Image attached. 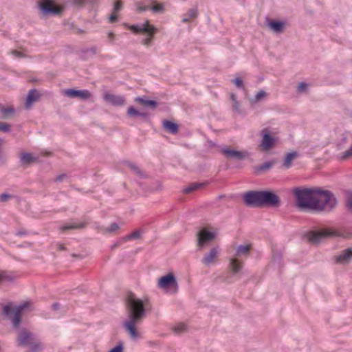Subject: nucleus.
Returning a JSON list of instances; mask_svg holds the SVG:
<instances>
[{
	"label": "nucleus",
	"instance_id": "nucleus-1",
	"mask_svg": "<svg viewBox=\"0 0 352 352\" xmlns=\"http://www.w3.org/2000/svg\"><path fill=\"white\" fill-rule=\"evenodd\" d=\"M148 301L138 298L132 293L127 296L126 309L127 319L123 322V327L129 334L132 340L140 338V334L136 329L146 317Z\"/></svg>",
	"mask_w": 352,
	"mask_h": 352
},
{
	"label": "nucleus",
	"instance_id": "nucleus-2",
	"mask_svg": "<svg viewBox=\"0 0 352 352\" xmlns=\"http://www.w3.org/2000/svg\"><path fill=\"white\" fill-rule=\"evenodd\" d=\"M336 204L337 200L331 192L318 188H309V210L330 211Z\"/></svg>",
	"mask_w": 352,
	"mask_h": 352
},
{
	"label": "nucleus",
	"instance_id": "nucleus-3",
	"mask_svg": "<svg viewBox=\"0 0 352 352\" xmlns=\"http://www.w3.org/2000/svg\"><path fill=\"white\" fill-rule=\"evenodd\" d=\"M16 343L18 346H30L32 352L41 351L43 348L38 337L25 328L20 329L18 332Z\"/></svg>",
	"mask_w": 352,
	"mask_h": 352
},
{
	"label": "nucleus",
	"instance_id": "nucleus-4",
	"mask_svg": "<svg viewBox=\"0 0 352 352\" xmlns=\"http://www.w3.org/2000/svg\"><path fill=\"white\" fill-rule=\"evenodd\" d=\"M29 306V302H23L12 307L11 303L3 306L1 314L11 321L14 329H19L22 320V312Z\"/></svg>",
	"mask_w": 352,
	"mask_h": 352
},
{
	"label": "nucleus",
	"instance_id": "nucleus-5",
	"mask_svg": "<svg viewBox=\"0 0 352 352\" xmlns=\"http://www.w3.org/2000/svg\"><path fill=\"white\" fill-rule=\"evenodd\" d=\"M58 1V0H41V1L37 3L38 8L41 14L45 16L59 15L61 14L62 10L54 6Z\"/></svg>",
	"mask_w": 352,
	"mask_h": 352
},
{
	"label": "nucleus",
	"instance_id": "nucleus-6",
	"mask_svg": "<svg viewBox=\"0 0 352 352\" xmlns=\"http://www.w3.org/2000/svg\"><path fill=\"white\" fill-rule=\"evenodd\" d=\"M262 208H278L280 206V199L278 195L271 190H261Z\"/></svg>",
	"mask_w": 352,
	"mask_h": 352
},
{
	"label": "nucleus",
	"instance_id": "nucleus-7",
	"mask_svg": "<svg viewBox=\"0 0 352 352\" xmlns=\"http://www.w3.org/2000/svg\"><path fill=\"white\" fill-rule=\"evenodd\" d=\"M244 204L250 207L262 208L261 190H251L243 196Z\"/></svg>",
	"mask_w": 352,
	"mask_h": 352
},
{
	"label": "nucleus",
	"instance_id": "nucleus-8",
	"mask_svg": "<svg viewBox=\"0 0 352 352\" xmlns=\"http://www.w3.org/2000/svg\"><path fill=\"white\" fill-rule=\"evenodd\" d=\"M221 153L230 160L242 161L250 155L246 151H236L228 146L222 148Z\"/></svg>",
	"mask_w": 352,
	"mask_h": 352
},
{
	"label": "nucleus",
	"instance_id": "nucleus-9",
	"mask_svg": "<svg viewBox=\"0 0 352 352\" xmlns=\"http://www.w3.org/2000/svg\"><path fill=\"white\" fill-rule=\"evenodd\" d=\"M262 140L260 144V148L262 151H269L276 143V139L270 133L267 128H265L261 131Z\"/></svg>",
	"mask_w": 352,
	"mask_h": 352
},
{
	"label": "nucleus",
	"instance_id": "nucleus-10",
	"mask_svg": "<svg viewBox=\"0 0 352 352\" xmlns=\"http://www.w3.org/2000/svg\"><path fill=\"white\" fill-rule=\"evenodd\" d=\"M294 194L296 199V205L300 208H308V188L294 189Z\"/></svg>",
	"mask_w": 352,
	"mask_h": 352
},
{
	"label": "nucleus",
	"instance_id": "nucleus-11",
	"mask_svg": "<svg viewBox=\"0 0 352 352\" xmlns=\"http://www.w3.org/2000/svg\"><path fill=\"white\" fill-rule=\"evenodd\" d=\"M215 234L212 232L203 229L197 233V245L198 249L201 250L206 245L213 241Z\"/></svg>",
	"mask_w": 352,
	"mask_h": 352
},
{
	"label": "nucleus",
	"instance_id": "nucleus-12",
	"mask_svg": "<svg viewBox=\"0 0 352 352\" xmlns=\"http://www.w3.org/2000/svg\"><path fill=\"white\" fill-rule=\"evenodd\" d=\"M129 30L135 34L145 33L151 36H153L157 32V29L153 25H150L148 21H146L145 23L141 25H132L129 26Z\"/></svg>",
	"mask_w": 352,
	"mask_h": 352
},
{
	"label": "nucleus",
	"instance_id": "nucleus-13",
	"mask_svg": "<svg viewBox=\"0 0 352 352\" xmlns=\"http://www.w3.org/2000/svg\"><path fill=\"white\" fill-rule=\"evenodd\" d=\"M335 232L330 230L323 229L318 231L309 230V242L314 243H320L322 239L334 236Z\"/></svg>",
	"mask_w": 352,
	"mask_h": 352
},
{
	"label": "nucleus",
	"instance_id": "nucleus-14",
	"mask_svg": "<svg viewBox=\"0 0 352 352\" xmlns=\"http://www.w3.org/2000/svg\"><path fill=\"white\" fill-rule=\"evenodd\" d=\"M157 286L162 289H167L177 286L175 276L173 274H168L158 280Z\"/></svg>",
	"mask_w": 352,
	"mask_h": 352
},
{
	"label": "nucleus",
	"instance_id": "nucleus-15",
	"mask_svg": "<svg viewBox=\"0 0 352 352\" xmlns=\"http://www.w3.org/2000/svg\"><path fill=\"white\" fill-rule=\"evenodd\" d=\"M66 96L69 98H80L82 100H87L91 96L90 91L87 89L77 90L74 89H68L64 91Z\"/></svg>",
	"mask_w": 352,
	"mask_h": 352
},
{
	"label": "nucleus",
	"instance_id": "nucleus-16",
	"mask_svg": "<svg viewBox=\"0 0 352 352\" xmlns=\"http://www.w3.org/2000/svg\"><path fill=\"white\" fill-rule=\"evenodd\" d=\"M103 98L106 102L113 106L121 107L125 104V98L123 96L106 93Z\"/></svg>",
	"mask_w": 352,
	"mask_h": 352
},
{
	"label": "nucleus",
	"instance_id": "nucleus-17",
	"mask_svg": "<svg viewBox=\"0 0 352 352\" xmlns=\"http://www.w3.org/2000/svg\"><path fill=\"white\" fill-rule=\"evenodd\" d=\"M219 248H212L210 252L205 254L203 257L201 262L206 266H209L212 263H214L219 256Z\"/></svg>",
	"mask_w": 352,
	"mask_h": 352
},
{
	"label": "nucleus",
	"instance_id": "nucleus-18",
	"mask_svg": "<svg viewBox=\"0 0 352 352\" xmlns=\"http://www.w3.org/2000/svg\"><path fill=\"white\" fill-rule=\"evenodd\" d=\"M127 116L129 118L140 117L142 119V121L144 122H148L150 121L149 114L147 112H141L137 110L133 106H130L128 107Z\"/></svg>",
	"mask_w": 352,
	"mask_h": 352
},
{
	"label": "nucleus",
	"instance_id": "nucleus-19",
	"mask_svg": "<svg viewBox=\"0 0 352 352\" xmlns=\"http://www.w3.org/2000/svg\"><path fill=\"white\" fill-rule=\"evenodd\" d=\"M41 98L40 93L36 89H30L28 94L25 106L30 108L34 102H38Z\"/></svg>",
	"mask_w": 352,
	"mask_h": 352
},
{
	"label": "nucleus",
	"instance_id": "nucleus-20",
	"mask_svg": "<svg viewBox=\"0 0 352 352\" xmlns=\"http://www.w3.org/2000/svg\"><path fill=\"white\" fill-rule=\"evenodd\" d=\"M352 259V249L343 250L337 257L336 261L340 263H347Z\"/></svg>",
	"mask_w": 352,
	"mask_h": 352
},
{
	"label": "nucleus",
	"instance_id": "nucleus-21",
	"mask_svg": "<svg viewBox=\"0 0 352 352\" xmlns=\"http://www.w3.org/2000/svg\"><path fill=\"white\" fill-rule=\"evenodd\" d=\"M135 102H137L144 107H150L152 109H155L157 104L155 100H148L146 96H138L134 99Z\"/></svg>",
	"mask_w": 352,
	"mask_h": 352
},
{
	"label": "nucleus",
	"instance_id": "nucleus-22",
	"mask_svg": "<svg viewBox=\"0 0 352 352\" xmlns=\"http://www.w3.org/2000/svg\"><path fill=\"white\" fill-rule=\"evenodd\" d=\"M163 127L164 129L171 134H177L178 133L179 126L177 124L168 120L163 121Z\"/></svg>",
	"mask_w": 352,
	"mask_h": 352
},
{
	"label": "nucleus",
	"instance_id": "nucleus-23",
	"mask_svg": "<svg viewBox=\"0 0 352 352\" xmlns=\"http://www.w3.org/2000/svg\"><path fill=\"white\" fill-rule=\"evenodd\" d=\"M268 25L274 32L280 33L284 29L285 23L280 21L271 20L269 21Z\"/></svg>",
	"mask_w": 352,
	"mask_h": 352
},
{
	"label": "nucleus",
	"instance_id": "nucleus-24",
	"mask_svg": "<svg viewBox=\"0 0 352 352\" xmlns=\"http://www.w3.org/2000/svg\"><path fill=\"white\" fill-rule=\"evenodd\" d=\"M36 161V158L34 157L30 153H22L20 156V162L23 166H28L32 162Z\"/></svg>",
	"mask_w": 352,
	"mask_h": 352
},
{
	"label": "nucleus",
	"instance_id": "nucleus-25",
	"mask_svg": "<svg viewBox=\"0 0 352 352\" xmlns=\"http://www.w3.org/2000/svg\"><path fill=\"white\" fill-rule=\"evenodd\" d=\"M140 236H141V231L139 230H136L134 232H133L132 233H131L130 234L122 238L118 242H117L116 243H115L113 245V248L118 246L120 245V243H124L128 240L139 239V238H140Z\"/></svg>",
	"mask_w": 352,
	"mask_h": 352
},
{
	"label": "nucleus",
	"instance_id": "nucleus-26",
	"mask_svg": "<svg viewBox=\"0 0 352 352\" xmlns=\"http://www.w3.org/2000/svg\"><path fill=\"white\" fill-rule=\"evenodd\" d=\"M126 166L139 177L145 178L146 177V174L142 171L139 166H138L135 164L133 162H127L126 163Z\"/></svg>",
	"mask_w": 352,
	"mask_h": 352
},
{
	"label": "nucleus",
	"instance_id": "nucleus-27",
	"mask_svg": "<svg viewBox=\"0 0 352 352\" xmlns=\"http://www.w3.org/2000/svg\"><path fill=\"white\" fill-rule=\"evenodd\" d=\"M86 226L85 223H77V222H71L68 223H65L60 228L62 231L72 230V229H81L84 228Z\"/></svg>",
	"mask_w": 352,
	"mask_h": 352
},
{
	"label": "nucleus",
	"instance_id": "nucleus-28",
	"mask_svg": "<svg viewBox=\"0 0 352 352\" xmlns=\"http://www.w3.org/2000/svg\"><path fill=\"white\" fill-rule=\"evenodd\" d=\"M15 110L13 107H3L0 109V118L8 119L14 114Z\"/></svg>",
	"mask_w": 352,
	"mask_h": 352
},
{
	"label": "nucleus",
	"instance_id": "nucleus-29",
	"mask_svg": "<svg viewBox=\"0 0 352 352\" xmlns=\"http://www.w3.org/2000/svg\"><path fill=\"white\" fill-rule=\"evenodd\" d=\"M204 185V183H192L189 184L187 187L184 188L182 190V192L185 194H189L200 189Z\"/></svg>",
	"mask_w": 352,
	"mask_h": 352
},
{
	"label": "nucleus",
	"instance_id": "nucleus-30",
	"mask_svg": "<svg viewBox=\"0 0 352 352\" xmlns=\"http://www.w3.org/2000/svg\"><path fill=\"white\" fill-rule=\"evenodd\" d=\"M230 268L232 274H237L242 268V263H240L236 258H232L230 261Z\"/></svg>",
	"mask_w": 352,
	"mask_h": 352
},
{
	"label": "nucleus",
	"instance_id": "nucleus-31",
	"mask_svg": "<svg viewBox=\"0 0 352 352\" xmlns=\"http://www.w3.org/2000/svg\"><path fill=\"white\" fill-rule=\"evenodd\" d=\"M297 155H298V153L296 152H292V153H287L284 158V162H283V166L286 168H290L292 166V160L295 157H296Z\"/></svg>",
	"mask_w": 352,
	"mask_h": 352
},
{
	"label": "nucleus",
	"instance_id": "nucleus-32",
	"mask_svg": "<svg viewBox=\"0 0 352 352\" xmlns=\"http://www.w3.org/2000/svg\"><path fill=\"white\" fill-rule=\"evenodd\" d=\"M251 249L250 245H240L238 246L236 251V256H248L250 253Z\"/></svg>",
	"mask_w": 352,
	"mask_h": 352
},
{
	"label": "nucleus",
	"instance_id": "nucleus-33",
	"mask_svg": "<svg viewBox=\"0 0 352 352\" xmlns=\"http://www.w3.org/2000/svg\"><path fill=\"white\" fill-rule=\"evenodd\" d=\"M274 165V162H266L258 166H256L255 167V172L256 173H260L261 172H264V171H266V170H270Z\"/></svg>",
	"mask_w": 352,
	"mask_h": 352
},
{
	"label": "nucleus",
	"instance_id": "nucleus-34",
	"mask_svg": "<svg viewBox=\"0 0 352 352\" xmlns=\"http://www.w3.org/2000/svg\"><path fill=\"white\" fill-rule=\"evenodd\" d=\"M346 207L352 212V192L349 191L346 193L345 197Z\"/></svg>",
	"mask_w": 352,
	"mask_h": 352
},
{
	"label": "nucleus",
	"instance_id": "nucleus-35",
	"mask_svg": "<svg viewBox=\"0 0 352 352\" xmlns=\"http://www.w3.org/2000/svg\"><path fill=\"white\" fill-rule=\"evenodd\" d=\"M352 157V145L351 147L341 154L340 159L346 160Z\"/></svg>",
	"mask_w": 352,
	"mask_h": 352
},
{
	"label": "nucleus",
	"instance_id": "nucleus-36",
	"mask_svg": "<svg viewBox=\"0 0 352 352\" xmlns=\"http://www.w3.org/2000/svg\"><path fill=\"white\" fill-rule=\"evenodd\" d=\"M186 16L190 19H195L198 16V10H197V8H192V9H190L187 14H186Z\"/></svg>",
	"mask_w": 352,
	"mask_h": 352
},
{
	"label": "nucleus",
	"instance_id": "nucleus-37",
	"mask_svg": "<svg viewBox=\"0 0 352 352\" xmlns=\"http://www.w3.org/2000/svg\"><path fill=\"white\" fill-rule=\"evenodd\" d=\"M266 96V93L263 90L259 91L257 94L255 96L254 98L252 99V102H256L261 100L263 98Z\"/></svg>",
	"mask_w": 352,
	"mask_h": 352
},
{
	"label": "nucleus",
	"instance_id": "nucleus-38",
	"mask_svg": "<svg viewBox=\"0 0 352 352\" xmlns=\"http://www.w3.org/2000/svg\"><path fill=\"white\" fill-rule=\"evenodd\" d=\"M71 3L76 6H82L86 3H91V0H69Z\"/></svg>",
	"mask_w": 352,
	"mask_h": 352
},
{
	"label": "nucleus",
	"instance_id": "nucleus-39",
	"mask_svg": "<svg viewBox=\"0 0 352 352\" xmlns=\"http://www.w3.org/2000/svg\"><path fill=\"white\" fill-rule=\"evenodd\" d=\"M232 82L234 83L238 88H244L243 81L240 78H236L232 80Z\"/></svg>",
	"mask_w": 352,
	"mask_h": 352
},
{
	"label": "nucleus",
	"instance_id": "nucleus-40",
	"mask_svg": "<svg viewBox=\"0 0 352 352\" xmlns=\"http://www.w3.org/2000/svg\"><path fill=\"white\" fill-rule=\"evenodd\" d=\"M240 107H241V104H240V102L238 100L233 102V104H232V109L233 111L236 112L238 113H241V110Z\"/></svg>",
	"mask_w": 352,
	"mask_h": 352
},
{
	"label": "nucleus",
	"instance_id": "nucleus-41",
	"mask_svg": "<svg viewBox=\"0 0 352 352\" xmlns=\"http://www.w3.org/2000/svg\"><path fill=\"white\" fill-rule=\"evenodd\" d=\"M0 131L9 132L10 131V125L8 123L0 122Z\"/></svg>",
	"mask_w": 352,
	"mask_h": 352
},
{
	"label": "nucleus",
	"instance_id": "nucleus-42",
	"mask_svg": "<svg viewBox=\"0 0 352 352\" xmlns=\"http://www.w3.org/2000/svg\"><path fill=\"white\" fill-rule=\"evenodd\" d=\"M12 278L8 276L6 272H2L0 273V283L4 280H12Z\"/></svg>",
	"mask_w": 352,
	"mask_h": 352
},
{
	"label": "nucleus",
	"instance_id": "nucleus-43",
	"mask_svg": "<svg viewBox=\"0 0 352 352\" xmlns=\"http://www.w3.org/2000/svg\"><path fill=\"white\" fill-rule=\"evenodd\" d=\"M122 8V3L121 1H117L114 3L113 12H118L121 10Z\"/></svg>",
	"mask_w": 352,
	"mask_h": 352
},
{
	"label": "nucleus",
	"instance_id": "nucleus-44",
	"mask_svg": "<svg viewBox=\"0 0 352 352\" xmlns=\"http://www.w3.org/2000/svg\"><path fill=\"white\" fill-rule=\"evenodd\" d=\"M308 87V84L306 82H302L299 84V85L297 87V91L298 92H302L305 91Z\"/></svg>",
	"mask_w": 352,
	"mask_h": 352
},
{
	"label": "nucleus",
	"instance_id": "nucleus-45",
	"mask_svg": "<svg viewBox=\"0 0 352 352\" xmlns=\"http://www.w3.org/2000/svg\"><path fill=\"white\" fill-rule=\"evenodd\" d=\"M119 226L116 223H112L110 226L107 229V230L109 232H116L119 229Z\"/></svg>",
	"mask_w": 352,
	"mask_h": 352
},
{
	"label": "nucleus",
	"instance_id": "nucleus-46",
	"mask_svg": "<svg viewBox=\"0 0 352 352\" xmlns=\"http://www.w3.org/2000/svg\"><path fill=\"white\" fill-rule=\"evenodd\" d=\"M150 10H151L154 12H160L164 10V7L162 5H157L150 7Z\"/></svg>",
	"mask_w": 352,
	"mask_h": 352
},
{
	"label": "nucleus",
	"instance_id": "nucleus-47",
	"mask_svg": "<svg viewBox=\"0 0 352 352\" xmlns=\"http://www.w3.org/2000/svg\"><path fill=\"white\" fill-rule=\"evenodd\" d=\"M186 329V325L184 324H179L176 326L174 329L176 333H182Z\"/></svg>",
	"mask_w": 352,
	"mask_h": 352
},
{
	"label": "nucleus",
	"instance_id": "nucleus-48",
	"mask_svg": "<svg viewBox=\"0 0 352 352\" xmlns=\"http://www.w3.org/2000/svg\"><path fill=\"white\" fill-rule=\"evenodd\" d=\"M109 352H123V346L122 343H120L113 349H111Z\"/></svg>",
	"mask_w": 352,
	"mask_h": 352
},
{
	"label": "nucleus",
	"instance_id": "nucleus-49",
	"mask_svg": "<svg viewBox=\"0 0 352 352\" xmlns=\"http://www.w3.org/2000/svg\"><path fill=\"white\" fill-rule=\"evenodd\" d=\"M137 9L139 12H144L146 10H150V6H144L141 3H138L137 5Z\"/></svg>",
	"mask_w": 352,
	"mask_h": 352
},
{
	"label": "nucleus",
	"instance_id": "nucleus-50",
	"mask_svg": "<svg viewBox=\"0 0 352 352\" xmlns=\"http://www.w3.org/2000/svg\"><path fill=\"white\" fill-rule=\"evenodd\" d=\"M12 196L10 194L3 193L0 195V201L5 202L8 201V199L11 198Z\"/></svg>",
	"mask_w": 352,
	"mask_h": 352
},
{
	"label": "nucleus",
	"instance_id": "nucleus-51",
	"mask_svg": "<svg viewBox=\"0 0 352 352\" xmlns=\"http://www.w3.org/2000/svg\"><path fill=\"white\" fill-rule=\"evenodd\" d=\"M152 38L153 36H148L147 38L143 39L142 41V43L144 45H150L151 42V40H152Z\"/></svg>",
	"mask_w": 352,
	"mask_h": 352
},
{
	"label": "nucleus",
	"instance_id": "nucleus-52",
	"mask_svg": "<svg viewBox=\"0 0 352 352\" xmlns=\"http://www.w3.org/2000/svg\"><path fill=\"white\" fill-rule=\"evenodd\" d=\"M116 12H113L109 18L110 23H114L117 21L118 16L116 14Z\"/></svg>",
	"mask_w": 352,
	"mask_h": 352
},
{
	"label": "nucleus",
	"instance_id": "nucleus-53",
	"mask_svg": "<svg viewBox=\"0 0 352 352\" xmlns=\"http://www.w3.org/2000/svg\"><path fill=\"white\" fill-rule=\"evenodd\" d=\"M67 177L66 174H61V175H58L56 179H55V182H60L63 180L64 178H65Z\"/></svg>",
	"mask_w": 352,
	"mask_h": 352
},
{
	"label": "nucleus",
	"instance_id": "nucleus-54",
	"mask_svg": "<svg viewBox=\"0 0 352 352\" xmlns=\"http://www.w3.org/2000/svg\"><path fill=\"white\" fill-rule=\"evenodd\" d=\"M60 307V304L58 302H54L52 305V309L53 310H58Z\"/></svg>",
	"mask_w": 352,
	"mask_h": 352
},
{
	"label": "nucleus",
	"instance_id": "nucleus-55",
	"mask_svg": "<svg viewBox=\"0 0 352 352\" xmlns=\"http://www.w3.org/2000/svg\"><path fill=\"white\" fill-rule=\"evenodd\" d=\"M12 53L14 55H15L16 56H17V57H22V56H23L22 53H21V52H19V51H16V50H13V51L12 52Z\"/></svg>",
	"mask_w": 352,
	"mask_h": 352
},
{
	"label": "nucleus",
	"instance_id": "nucleus-56",
	"mask_svg": "<svg viewBox=\"0 0 352 352\" xmlns=\"http://www.w3.org/2000/svg\"><path fill=\"white\" fill-rule=\"evenodd\" d=\"M27 234V232L25 230H19L17 232L16 235L17 236H24Z\"/></svg>",
	"mask_w": 352,
	"mask_h": 352
},
{
	"label": "nucleus",
	"instance_id": "nucleus-57",
	"mask_svg": "<svg viewBox=\"0 0 352 352\" xmlns=\"http://www.w3.org/2000/svg\"><path fill=\"white\" fill-rule=\"evenodd\" d=\"M88 51L91 52V53H93V54H96L97 53V48H96V47H92L90 49H89Z\"/></svg>",
	"mask_w": 352,
	"mask_h": 352
},
{
	"label": "nucleus",
	"instance_id": "nucleus-58",
	"mask_svg": "<svg viewBox=\"0 0 352 352\" xmlns=\"http://www.w3.org/2000/svg\"><path fill=\"white\" fill-rule=\"evenodd\" d=\"M230 99L232 100V102L237 101V98L236 94L232 93L230 94Z\"/></svg>",
	"mask_w": 352,
	"mask_h": 352
},
{
	"label": "nucleus",
	"instance_id": "nucleus-59",
	"mask_svg": "<svg viewBox=\"0 0 352 352\" xmlns=\"http://www.w3.org/2000/svg\"><path fill=\"white\" fill-rule=\"evenodd\" d=\"M190 19L187 16H184L183 19H182V22L183 23H188Z\"/></svg>",
	"mask_w": 352,
	"mask_h": 352
},
{
	"label": "nucleus",
	"instance_id": "nucleus-60",
	"mask_svg": "<svg viewBox=\"0 0 352 352\" xmlns=\"http://www.w3.org/2000/svg\"><path fill=\"white\" fill-rule=\"evenodd\" d=\"M108 38L109 39H113L114 38V34L112 33V32H109L108 33Z\"/></svg>",
	"mask_w": 352,
	"mask_h": 352
},
{
	"label": "nucleus",
	"instance_id": "nucleus-61",
	"mask_svg": "<svg viewBox=\"0 0 352 352\" xmlns=\"http://www.w3.org/2000/svg\"><path fill=\"white\" fill-rule=\"evenodd\" d=\"M302 239L307 241H308V233L307 232H305L303 236H302Z\"/></svg>",
	"mask_w": 352,
	"mask_h": 352
},
{
	"label": "nucleus",
	"instance_id": "nucleus-62",
	"mask_svg": "<svg viewBox=\"0 0 352 352\" xmlns=\"http://www.w3.org/2000/svg\"><path fill=\"white\" fill-rule=\"evenodd\" d=\"M65 249V248L64 247V245L63 244L59 245V250H64Z\"/></svg>",
	"mask_w": 352,
	"mask_h": 352
},
{
	"label": "nucleus",
	"instance_id": "nucleus-63",
	"mask_svg": "<svg viewBox=\"0 0 352 352\" xmlns=\"http://www.w3.org/2000/svg\"><path fill=\"white\" fill-rule=\"evenodd\" d=\"M77 33L82 34V33H84V31L82 29H78L77 30Z\"/></svg>",
	"mask_w": 352,
	"mask_h": 352
}]
</instances>
